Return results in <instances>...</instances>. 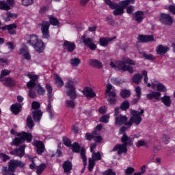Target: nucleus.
<instances>
[{
  "instance_id": "1",
  "label": "nucleus",
  "mask_w": 175,
  "mask_h": 175,
  "mask_svg": "<svg viewBox=\"0 0 175 175\" xmlns=\"http://www.w3.org/2000/svg\"><path fill=\"white\" fill-rule=\"evenodd\" d=\"M25 40H26L30 46H32L37 53H43V51L46 48V45H44L43 41L40 40L39 37L35 34H27L25 36Z\"/></svg>"
},
{
  "instance_id": "2",
  "label": "nucleus",
  "mask_w": 175,
  "mask_h": 175,
  "mask_svg": "<svg viewBox=\"0 0 175 175\" xmlns=\"http://www.w3.org/2000/svg\"><path fill=\"white\" fill-rule=\"evenodd\" d=\"M136 65V62L131 59H123V60L120 61L114 64V62H111L110 63V66L111 68H115V69H118V70H122V72H126L128 70L129 73H133V68L131 66L126 65Z\"/></svg>"
},
{
  "instance_id": "3",
  "label": "nucleus",
  "mask_w": 175,
  "mask_h": 175,
  "mask_svg": "<svg viewBox=\"0 0 175 175\" xmlns=\"http://www.w3.org/2000/svg\"><path fill=\"white\" fill-rule=\"evenodd\" d=\"M131 117L127 124H126V126L131 128L133 124H135V125L137 126L140 125L143 120L142 117H144V110L141 109V111L139 112V111L131 109Z\"/></svg>"
},
{
  "instance_id": "4",
  "label": "nucleus",
  "mask_w": 175,
  "mask_h": 175,
  "mask_svg": "<svg viewBox=\"0 0 175 175\" xmlns=\"http://www.w3.org/2000/svg\"><path fill=\"white\" fill-rule=\"evenodd\" d=\"M17 136L19 137H16L14 140V144L15 146H20V144H23L25 140H27L28 143L32 142V134L29 133L22 132L21 133H18Z\"/></svg>"
},
{
  "instance_id": "5",
  "label": "nucleus",
  "mask_w": 175,
  "mask_h": 175,
  "mask_svg": "<svg viewBox=\"0 0 175 175\" xmlns=\"http://www.w3.org/2000/svg\"><path fill=\"white\" fill-rule=\"evenodd\" d=\"M105 3L110 8V9L115 10L113 12V14L114 16H121V14H124V8L120 7V5L116 3L111 0H104Z\"/></svg>"
},
{
  "instance_id": "6",
  "label": "nucleus",
  "mask_w": 175,
  "mask_h": 175,
  "mask_svg": "<svg viewBox=\"0 0 175 175\" xmlns=\"http://www.w3.org/2000/svg\"><path fill=\"white\" fill-rule=\"evenodd\" d=\"M40 29L42 33V38L44 39H49L50 38V23L47 21H43L40 23Z\"/></svg>"
},
{
  "instance_id": "7",
  "label": "nucleus",
  "mask_w": 175,
  "mask_h": 175,
  "mask_svg": "<svg viewBox=\"0 0 175 175\" xmlns=\"http://www.w3.org/2000/svg\"><path fill=\"white\" fill-rule=\"evenodd\" d=\"M159 21L165 25H172L174 23L173 18L169 14L161 13Z\"/></svg>"
},
{
  "instance_id": "8",
  "label": "nucleus",
  "mask_w": 175,
  "mask_h": 175,
  "mask_svg": "<svg viewBox=\"0 0 175 175\" xmlns=\"http://www.w3.org/2000/svg\"><path fill=\"white\" fill-rule=\"evenodd\" d=\"M24 166H25V164L18 160L12 159L8 163L9 169H10V170H13L14 173L16 172V169H17V167H24Z\"/></svg>"
},
{
  "instance_id": "9",
  "label": "nucleus",
  "mask_w": 175,
  "mask_h": 175,
  "mask_svg": "<svg viewBox=\"0 0 175 175\" xmlns=\"http://www.w3.org/2000/svg\"><path fill=\"white\" fill-rule=\"evenodd\" d=\"M27 77L30 79L29 82L27 83V88H31V87H35V83L39 80V75H36L33 72H29L27 75Z\"/></svg>"
},
{
  "instance_id": "10",
  "label": "nucleus",
  "mask_w": 175,
  "mask_h": 175,
  "mask_svg": "<svg viewBox=\"0 0 175 175\" xmlns=\"http://www.w3.org/2000/svg\"><path fill=\"white\" fill-rule=\"evenodd\" d=\"M81 40H82L83 43H84L85 46H88L90 50H96V44L94 43L92 38H85V36H83Z\"/></svg>"
},
{
  "instance_id": "11",
  "label": "nucleus",
  "mask_w": 175,
  "mask_h": 175,
  "mask_svg": "<svg viewBox=\"0 0 175 175\" xmlns=\"http://www.w3.org/2000/svg\"><path fill=\"white\" fill-rule=\"evenodd\" d=\"M128 118L125 116L120 115L115 118V125L121 126V125H126L128 124Z\"/></svg>"
},
{
  "instance_id": "12",
  "label": "nucleus",
  "mask_w": 175,
  "mask_h": 175,
  "mask_svg": "<svg viewBox=\"0 0 175 175\" xmlns=\"http://www.w3.org/2000/svg\"><path fill=\"white\" fill-rule=\"evenodd\" d=\"M16 28H17V25L14 23L0 27V29L8 31V33H10V35H16Z\"/></svg>"
},
{
  "instance_id": "13",
  "label": "nucleus",
  "mask_w": 175,
  "mask_h": 175,
  "mask_svg": "<svg viewBox=\"0 0 175 175\" xmlns=\"http://www.w3.org/2000/svg\"><path fill=\"white\" fill-rule=\"evenodd\" d=\"M127 146L124 144H117L114 146L111 151H118V154L121 155V154H126L128 152Z\"/></svg>"
},
{
  "instance_id": "14",
  "label": "nucleus",
  "mask_w": 175,
  "mask_h": 175,
  "mask_svg": "<svg viewBox=\"0 0 175 175\" xmlns=\"http://www.w3.org/2000/svg\"><path fill=\"white\" fill-rule=\"evenodd\" d=\"M11 155H15L16 157H19V158H23L25 154V146H23L20 148H16L14 150L10 152Z\"/></svg>"
},
{
  "instance_id": "15",
  "label": "nucleus",
  "mask_w": 175,
  "mask_h": 175,
  "mask_svg": "<svg viewBox=\"0 0 175 175\" xmlns=\"http://www.w3.org/2000/svg\"><path fill=\"white\" fill-rule=\"evenodd\" d=\"M33 146L36 147L38 155H42L44 152V144L42 141H34Z\"/></svg>"
},
{
  "instance_id": "16",
  "label": "nucleus",
  "mask_w": 175,
  "mask_h": 175,
  "mask_svg": "<svg viewBox=\"0 0 175 175\" xmlns=\"http://www.w3.org/2000/svg\"><path fill=\"white\" fill-rule=\"evenodd\" d=\"M82 93L88 99H92L96 96V94L91 88H85Z\"/></svg>"
},
{
  "instance_id": "17",
  "label": "nucleus",
  "mask_w": 175,
  "mask_h": 175,
  "mask_svg": "<svg viewBox=\"0 0 175 175\" xmlns=\"http://www.w3.org/2000/svg\"><path fill=\"white\" fill-rule=\"evenodd\" d=\"M105 94L107 96H110L111 98H116L117 94L116 93V88L113 87L111 84L107 85V89L105 90Z\"/></svg>"
},
{
  "instance_id": "18",
  "label": "nucleus",
  "mask_w": 175,
  "mask_h": 175,
  "mask_svg": "<svg viewBox=\"0 0 175 175\" xmlns=\"http://www.w3.org/2000/svg\"><path fill=\"white\" fill-rule=\"evenodd\" d=\"M63 47L64 50H67L69 53H73L76 49V44L74 42H70L69 41H65L63 44Z\"/></svg>"
},
{
  "instance_id": "19",
  "label": "nucleus",
  "mask_w": 175,
  "mask_h": 175,
  "mask_svg": "<svg viewBox=\"0 0 175 175\" xmlns=\"http://www.w3.org/2000/svg\"><path fill=\"white\" fill-rule=\"evenodd\" d=\"M121 142L127 147L128 146H133V138L128 137L126 133H124L123 136L121 138Z\"/></svg>"
},
{
  "instance_id": "20",
  "label": "nucleus",
  "mask_w": 175,
  "mask_h": 175,
  "mask_svg": "<svg viewBox=\"0 0 175 175\" xmlns=\"http://www.w3.org/2000/svg\"><path fill=\"white\" fill-rule=\"evenodd\" d=\"M138 40L142 43H148V42H154V36L139 35L138 36Z\"/></svg>"
},
{
  "instance_id": "21",
  "label": "nucleus",
  "mask_w": 175,
  "mask_h": 175,
  "mask_svg": "<svg viewBox=\"0 0 175 175\" xmlns=\"http://www.w3.org/2000/svg\"><path fill=\"white\" fill-rule=\"evenodd\" d=\"M161 92H152L151 93L147 94V99H155L157 101L161 100Z\"/></svg>"
},
{
  "instance_id": "22",
  "label": "nucleus",
  "mask_w": 175,
  "mask_h": 175,
  "mask_svg": "<svg viewBox=\"0 0 175 175\" xmlns=\"http://www.w3.org/2000/svg\"><path fill=\"white\" fill-rule=\"evenodd\" d=\"M152 87L153 88H157V91H160L161 92H165L167 90L166 89V86L163 85V84L159 82L152 83Z\"/></svg>"
},
{
  "instance_id": "23",
  "label": "nucleus",
  "mask_w": 175,
  "mask_h": 175,
  "mask_svg": "<svg viewBox=\"0 0 175 175\" xmlns=\"http://www.w3.org/2000/svg\"><path fill=\"white\" fill-rule=\"evenodd\" d=\"M169 50V47L165 46L163 45H159L156 49V51L157 54H159V55H163L164 54H166Z\"/></svg>"
},
{
  "instance_id": "24",
  "label": "nucleus",
  "mask_w": 175,
  "mask_h": 175,
  "mask_svg": "<svg viewBox=\"0 0 175 175\" xmlns=\"http://www.w3.org/2000/svg\"><path fill=\"white\" fill-rule=\"evenodd\" d=\"M1 81H2L6 87H14V85H16V81L12 79V78H4L1 79Z\"/></svg>"
},
{
  "instance_id": "25",
  "label": "nucleus",
  "mask_w": 175,
  "mask_h": 175,
  "mask_svg": "<svg viewBox=\"0 0 175 175\" xmlns=\"http://www.w3.org/2000/svg\"><path fill=\"white\" fill-rule=\"evenodd\" d=\"M114 39H116V37H112L111 38H100L99 44H100V46H103V47H106V46H107V44H109L110 42H113Z\"/></svg>"
},
{
  "instance_id": "26",
  "label": "nucleus",
  "mask_w": 175,
  "mask_h": 175,
  "mask_svg": "<svg viewBox=\"0 0 175 175\" xmlns=\"http://www.w3.org/2000/svg\"><path fill=\"white\" fill-rule=\"evenodd\" d=\"M89 65H90V66H93L94 68H97L98 69L103 68L102 63L97 59H90Z\"/></svg>"
},
{
  "instance_id": "27",
  "label": "nucleus",
  "mask_w": 175,
  "mask_h": 175,
  "mask_svg": "<svg viewBox=\"0 0 175 175\" xmlns=\"http://www.w3.org/2000/svg\"><path fill=\"white\" fill-rule=\"evenodd\" d=\"M32 116L34 121H36L37 122H39L40 121V118H42V116H43V113H42V111H34L32 112Z\"/></svg>"
},
{
  "instance_id": "28",
  "label": "nucleus",
  "mask_w": 175,
  "mask_h": 175,
  "mask_svg": "<svg viewBox=\"0 0 175 175\" xmlns=\"http://www.w3.org/2000/svg\"><path fill=\"white\" fill-rule=\"evenodd\" d=\"M21 107L22 105L20 103L12 105L11 106V111H12L14 114H18L21 111Z\"/></svg>"
},
{
  "instance_id": "29",
  "label": "nucleus",
  "mask_w": 175,
  "mask_h": 175,
  "mask_svg": "<svg viewBox=\"0 0 175 175\" xmlns=\"http://www.w3.org/2000/svg\"><path fill=\"white\" fill-rule=\"evenodd\" d=\"M144 15V12L142 11H137L135 13V16H133V20L137 21V23H142L143 21V16Z\"/></svg>"
},
{
  "instance_id": "30",
  "label": "nucleus",
  "mask_w": 175,
  "mask_h": 175,
  "mask_svg": "<svg viewBox=\"0 0 175 175\" xmlns=\"http://www.w3.org/2000/svg\"><path fill=\"white\" fill-rule=\"evenodd\" d=\"M161 102L166 106L167 107H170L172 105V100L170 99V96H164L163 98H160Z\"/></svg>"
},
{
  "instance_id": "31",
  "label": "nucleus",
  "mask_w": 175,
  "mask_h": 175,
  "mask_svg": "<svg viewBox=\"0 0 175 175\" xmlns=\"http://www.w3.org/2000/svg\"><path fill=\"white\" fill-rule=\"evenodd\" d=\"M129 3H135V0H124L119 2V6L124 9H126V6L129 5Z\"/></svg>"
},
{
  "instance_id": "32",
  "label": "nucleus",
  "mask_w": 175,
  "mask_h": 175,
  "mask_svg": "<svg viewBox=\"0 0 175 175\" xmlns=\"http://www.w3.org/2000/svg\"><path fill=\"white\" fill-rule=\"evenodd\" d=\"M48 18L49 20V24H51V25H54V26H57L59 25V21H58V19L51 15H49L48 16Z\"/></svg>"
},
{
  "instance_id": "33",
  "label": "nucleus",
  "mask_w": 175,
  "mask_h": 175,
  "mask_svg": "<svg viewBox=\"0 0 175 175\" xmlns=\"http://www.w3.org/2000/svg\"><path fill=\"white\" fill-rule=\"evenodd\" d=\"M66 94L70 99H76L77 98V94H76V89L68 90Z\"/></svg>"
},
{
  "instance_id": "34",
  "label": "nucleus",
  "mask_w": 175,
  "mask_h": 175,
  "mask_svg": "<svg viewBox=\"0 0 175 175\" xmlns=\"http://www.w3.org/2000/svg\"><path fill=\"white\" fill-rule=\"evenodd\" d=\"M72 163L69 161H65L63 164V169L65 173H69L70 170H72Z\"/></svg>"
},
{
  "instance_id": "35",
  "label": "nucleus",
  "mask_w": 175,
  "mask_h": 175,
  "mask_svg": "<svg viewBox=\"0 0 175 175\" xmlns=\"http://www.w3.org/2000/svg\"><path fill=\"white\" fill-rule=\"evenodd\" d=\"M46 167H47V165L44 163H42L40 165L37 166L36 167L37 174L40 175L42 173H43V172H44Z\"/></svg>"
},
{
  "instance_id": "36",
  "label": "nucleus",
  "mask_w": 175,
  "mask_h": 175,
  "mask_svg": "<svg viewBox=\"0 0 175 175\" xmlns=\"http://www.w3.org/2000/svg\"><path fill=\"white\" fill-rule=\"evenodd\" d=\"M55 84L57 87H62L64 85V81L58 75L55 74L54 75Z\"/></svg>"
},
{
  "instance_id": "37",
  "label": "nucleus",
  "mask_w": 175,
  "mask_h": 175,
  "mask_svg": "<svg viewBox=\"0 0 175 175\" xmlns=\"http://www.w3.org/2000/svg\"><path fill=\"white\" fill-rule=\"evenodd\" d=\"M46 88L47 90V95L49 100H51L53 94V87L49 83L46 84Z\"/></svg>"
},
{
  "instance_id": "38",
  "label": "nucleus",
  "mask_w": 175,
  "mask_h": 175,
  "mask_svg": "<svg viewBox=\"0 0 175 175\" xmlns=\"http://www.w3.org/2000/svg\"><path fill=\"white\" fill-rule=\"evenodd\" d=\"M92 159L93 161H101L102 160V155L100 154V152H92Z\"/></svg>"
},
{
  "instance_id": "39",
  "label": "nucleus",
  "mask_w": 175,
  "mask_h": 175,
  "mask_svg": "<svg viewBox=\"0 0 175 175\" xmlns=\"http://www.w3.org/2000/svg\"><path fill=\"white\" fill-rule=\"evenodd\" d=\"M120 96L123 98V99H126V98H129L131 96V92L129 90H122L120 92Z\"/></svg>"
},
{
  "instance_id": "40",
  "label": "nucleus",
  "mask_w": 175,
  "mask_h": 175,
  "mask_svg": "<svg viewBox=\"0 0 175 175\" xmlns=\"http://www.w3.org/2000/svg\"><path fill=\"white\" fill-rule=\"evenodd\" d=\"M80 155L83 159L84 166H87V157L85 156V149L84 148H81Z\"/></svg>"
},
{
  "instance_id": "41",
  "label": "nucleus",
  "mask_w": 175,
  "mask_h": 175,
  "mask_svg": "<svg viewBox=\"0 0 175 175\" xmlns=\"http://www.w3.org/2000/svg\"><path fill=\"white\" fill-rule=\"evenodd\" d=\"M142 79H143V77L140 74L135 75L133 77V83H135V84H139V83L142 81Z\"/></svg>"
},
{
  "instance_id": "42",
  "label": "nucleus",
  "mask_w": 175,
  "mask_h": 175,
  "mask_svg": "<svg viewBox=\"0 0 175 175\" xmlns=\"http://www.w3.org/2000/svg\"><path fill=\"white\" fill-rule=\"evenodd\" d=\"M81 62V60L79 57H75L70 59V63L72 66H77L78 65H80V63Z\"/></svg>"
},
{
  "instance_id": "43",
  "label": "nucleus",
  "mask_w": 175,
  "mask_h": 175,
  "mask_svg": "<svg viewBox=\"0 0 175 175\" xmlns=\"http://www.w3.org/2000/svg\"><path fill=\"white\" fill-rule=\"evenodd\" d=\"M36 90L37 91V94H38V95L43 96L44 94H46V90L40 85L36 86Z\"/></svg>"
},
{
  "instance_id": "44",
  "label": "nucleus",
  "mask_w": 175,
  "mask_h": 175,
  "mask_svg": "<svg viewBox=\"0 0 175 175\" xmlns=\"http://www.w3.org/2000/svg\"><path fill=\"white\" fill-rule=\"evenodd\" d=\"M65 88L67 90H75V89H76L75 88V82H73V81H72V80H68V82L65 85Z\"/></svg>"
},
{
  "instance_id": "45",
  "label": "nucleus",
  "mask_w": 175,
  "mask_h": 175,
  "mask_svg": "<svg viewBox=\"0 0 175 175\" xmlns=\"http://www.w3.org/2000/svg\"><path fill=\"white\" fill-rule=\"evenodd\" d=\"M1 10H10V5H8L5 1H0Z\"/></svg>"
},
{
  "instance_id": "46",
  "label": "nucleus",
  "mask_w": 175,
  "mask_h": 175,
  "mask_svg": "<svg viewBox=\"0 0 175 175\" xmlns=\"http://www.w3.org/2000/svg\"><path fill=\"white\" fill-rule=\"evenodd\" d=\"M2 173L3 175H12V173H14L13 170H11L10 168H8V167H3Z\"/></svg>"
},
{
  "instance_id": "47",
  "label": "nucleus",
  "mask_w": 175,
  "mask_h": 175,
  "mask_svg": "<svg viewBox=\"0 0 175 175\" xmlns=\"http://www.w3.org/2000/svg\"><path fill=\"white\" fill-rule=\"evenodd\" d=\"M140 54L142 55L145 59H149V61H154L155 59V57L151 54H147L145 52L140 53Z\"/></svg>"
},
{
  "instance_id": "48",
  "label": "nucleus",
  "mask_w": 175,
  "mask_h": 175,
  "mask_svg": "<svg viewBox=\"0 0 175 175\" xmlns=\"http://www.w3.org/2000/svg\"><path fill=\"white\" fill-rule=\"evenodd\" d=\"M27 126L29 129H32L33 128V120H32V117L31 116H27Z\"/></svg>"
},
{
  "instance_id": "49",
  "label": "nucleus",
  "mask_w": 175,
  "mask_h": 175,
  "mask_svg": "<svg viewBox=\"0 0 175 175\" xmlns=\"http://www.w3.org/2000/svg\"><path fill=\"white\" fill-rule=\"evenodd\" d=\"M71 148L73 152H80V145L77 142L71 146Z\"/></svg>"
},
{
  "instance_id": "50",
  "label": "nucleus",
  "mask_w": 175,
  "mask_h": 175,
  "mask_svg": "<svg viewBox=\"0 0 175 175\" xmlns=\"http://www.w3.org/2000/svg\"><path fill=\"white\" fill-rule=\"evenodd\" d=\"M29 88H30L29 90V96L31 98V99H35V98H36V92H35L33 87H31Z\"/></svg>"
},
{
  "instance_id": "51",
  "label": "nucleus",
  "mask_w": 175,
  "mask_h": 175,
  "mask_svg": "<svg viewBox=\"0 0 175 175\" xmlns=\"http://www.w3.org/2000/svg\"><path fill=\"white\" fill-rule=\"evenodd\" d=\"M10 72H11L10 70H3L1 71V76H0V81L5 79L3 78V77L9 76V75H10Z\"/></svg>"
},
{
  "instance_id": "52",
  "label": "nucleus",
  "mask_w": 175,
  "mask_h": 175,
  "mask_svg": "<svg viewBox=\"0 0 175 175\" xmlns=\"http://www.w3.org/2000/svg\"><path fill=\"white\" fill-rule=\"evenodd\" d=\"M50 100H49V104H48L46 110H47V111H48L51 118H53V106L51 105V103H50Z\"/></svg>"
},
{
  "instance_id": "53",
  "label": "nucleus",
  "mask_w": 175,
  "mask_h": 175,
  "mask_svg": "<svg viewBox=\"0 0 175 175\" xmlns=\"http://www.w3.org/2000/svg\"><path fill=\"white\" fill-rule=\"evenodd\" d=\"M31 109L32 110H36V111H38V109H40V103L38 101H33L31 104Z\"/></svg>"
},
{
  "instance_id": "54",
  "label": "nucleus",
  "mask_w": 175,
  "mask_h": 175,
  "mask_svg": "<svg viewBox=\"0 0 175 175\" xmlns=\"http://www.w3.org/2000/svg\"><path fill=\"white\" fill-rule=\"evenodd\" d=\"M147 70H144L142 71V76H144V81L148 87H151V84L147 83L148 81V77L147 76Z\"/></svg>"
},
{
  "instance_id": "55",
  "label": "nucleus",
  "mask_w": 175,
  "mask_h": 175,
  "mask_svg": "<svg viewBox=\"0 0 175 175\" xmlns=\"http://www.w3.org/2000/svg\"><path fill=\"white\" fill-rule=\"evenodd\" d=\"M95 167V160H92V159H89V164H88V170L89 172H92V169Z\"/></svg>"
},
{
  "instance_id": "56",
  "label": "nucleus",
  "mask_w": 175,
  "mask_h": 175,
  "mask_svg": "<svg viewBox=\"0 0 175 175\" xmlns=\"http://www.w3.org/2000/svg\"><path fill=\"white\" fill-rule=\"evenodd\" d=\"M98 133H96V131H94L92 132V133H87L85 134V137L87 139V140H92V139H94L95 135H97Z\"/></svg>"
},
{
  "instance_id": "57",
  "label": "nucleus",
  "mask_w": 175,
  "mask_h": 175,
  "mask_svg": "<svg viewBox=\"0 0 175 175\" xmlns=\"http://www.w3.org/2000/svg\"><path fill=\"white\" fill-rule=\"evenodd\" d=\"M124 173L126 175H131L133 173H135V168L132 167H129L126 170H124Z\"/></svg>"
},
{
  "instance_id": "58",
  "label": "nucleus",
  "mask_w": 175,
  "mask_h": 175,
  "mask_svg": "<svg viewBox=\"0 0 175 175\" xmlns=\"http://www.w3.org/2000/svg\"><path fill=\"white\" fill-rule=\"evenodd\" d=\"M110 118V115L103 116L100 118V122H104L105 124H107L109 122V119Z\"/></svg>"
},
{
  "instance_id": "59",
  "label": "nucleus",
  "mask_w": 175,
  "mask_h": 175,
  "mask_svg": "<svg viewBox=\"0 0 175 175\" xmlns=\"http://www.w3.org/2000/svg\"><path fill=\"white\" fill-rule=\"evenodd\" d=\"M120 109L122 110H128L129 109V102L124 101L120 106Z\"/></svg>"
},
{
  "instance_id": "60",
  "label": "nucleus",
  "mask_w": 175,
  "mask_h": 175,
  "mask_svg": "<svg viewBox=\"0 0 175 175\" xmlns=\"http://www.w3.org/2000/svg\"><path fill=\"white\" fill-rule=\"evenodd\" d=\"M169 140H170V137H169V135H164L161 137V142L164 143V144H167L169 143Z\"/></svg>"
},
{
  "instance_id": "61",
  "label": "nucleus",
  "mask_w": 175,
  "mask_h": 175,
  "mask_svg": "<svg viewBox=\"0 0 175 175\" xmlns=\"http://www.w3.org/2000/svg\"><path fill=\"white\" fill-rule=\"evenodd\" d=\"M66 106L67 107L73 108V107H75V102L71 100H66Z\"/></svg>"
},
{
  "instance_id": "62",
  "label": "nucleus",
  "mask_w": 175,
  "mask_h": 175,
  "mask_svg": "<svg viewBox=\"0 0 175 175\" xmlns=\"http://www.w3.org/2000/svg\"><path fill=\"white\" fill-rule=\"evenodd\" d=\"M103 175H116V172H114L112 169H108L107 170L103 172Z\"/></svg>"
},
{
  "instance_id": "63",
  "label": "nucleus",
  "mask_w": 175,
  "mask_h": 175,
  "mask_svg": "<svg viewBox=\"0 0 175 175\" xmlns=\"http://www.w3.org/2000/svg\"><path fill=\"white\" fill-rule=\"evenodd\" d=\"M33 3V0H22V4L23 6H29Z\"/></svg>"
},
{
  "instance_id": "64",
  "label": "nucleus",
  "mask_w": 175,
  "mask_h": 175,
  "mask_svg": "<svg viewBox=\"0 0 175 175\" xmlns=\"http://www.w3.org/2000/svg\"><path fill=\"white\" fill-rule=\"evenodd\" d=\"M94 140L96 142V143H100L102 140H103V138L100 137V135H98V134L94 135Z\"/></svg>"
}]
</instances>
